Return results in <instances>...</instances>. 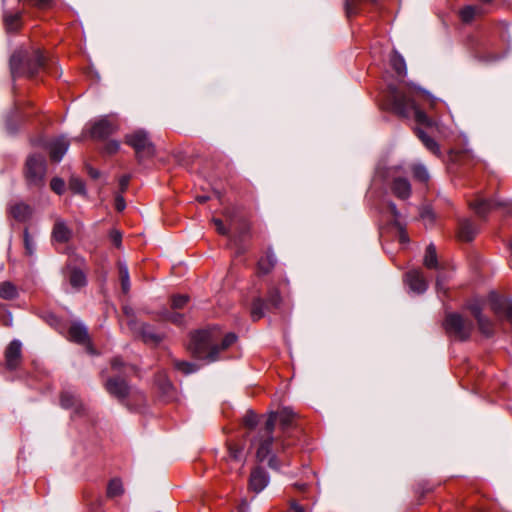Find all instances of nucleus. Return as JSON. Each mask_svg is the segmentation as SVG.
<instances>
[{
  "label": "nucleus",
  "mask_w": 512,
  "mask_h": 512,
  "mask_svg": "<svg viewBox=\"0 0 512 512\" xmlns=\"http://www.w3.org/2000/svg\"><path fill=\"white\" fill-rule=\"evenodd\" d=\"M416 134L418 138L421 140L423 145L426 147L427 150H429L431 153L439 156L440 155V148L438 143L431 138L429 135H427L422 129L418 128L416 129Z\"/></svg>",
  "instance_id": "obj_25"
},
{
  "label": "nucleus",
  "mask_w": 512,
  "mask_h": 512,
  "mask_svg": "<svg viewBox=\"0 0 512 512\" xmlns=\"http://www.w3.org/2000/svg\"><path fill=\"white\" fill-rule=\"evenodd\" d=\"M298 487H299V489H302V490H303V489H305L306 484H301V485H299Z\"/></svg>",
  "instance_id": "obj_60"
},
{
  "label": "nucleus",
  "mask_w": 512,
  "mask_h": 512,
  "mask_svg": "<svg viewBox=\"0 0 512 512\" xmlns=\"http://www.w3.org/2000/svg\"><path fill=\"white\" fill-rule=\"evenodd\" d=\"M71 235L72 231L66 223L62 219H57L52 230V238L56 242L66 243L70 240Z\"/></svg>",
  "instance_id": "obj_19"
},
{
  "label": "nucleus",
  "mask_w": 512,
  "mask_h": 512,
  "mask_svg": "<svg viewBox=\"0 0 512 512\" xmlns=\"http://www.w3.org/2000/svg\"><path fill=\"white\" fill-rule=\"evenodd\" d=\"M206 199H207L206 197H199V201H200V202H205V201H206Z\"/></svg>",
  "instance_id": "obj_59"
},
{
  "label": "nucleus",
  "mask_w": 512,
  "mask_h": 512,
  "mask_svg": "<svg viewBox=\"0 0 512 512\" xmlns=\"http://www.w3.org/2000/svg\"><path fill=\"white\" fill-rule=\"evenodd\" d=\"M60 403L63 408H66V409L72 408L77 405L78 398L74 393L69 392V391H64L61 393Z\"/></svg>",
  "instance_id": "obj_36"
},
{
  "label": "nucleus",
  "mask_w": 512,
  "mask_h": 512,
  "mask_svg": "<svg viewBox=\"0 0 512 512\" xmlns=\"http://www.w3.org/2000/svg\"><path fill=\"white\" fill-rule=\"evenodd\" d=\"M281 300L278 288L274 285H270L266 299L257 297L253 300L250 310L252 320L258 321L265 316L266 311L279 308Z\"/></svg>",
  "instance_id": "obj_8"
},
{
  "label": "nucleus",
  "mask_w": 512,
  "mask_h": 512,
  "mask_svg": "<svg viewBox=\"0 0 512 512\" xmlns=\"http://www.w3.org/2000/svg\"><path fill=\"white\" fill-rule=\"evenodd\" d=\"M213 223L216 227V230L219 234L221 235H226L228 233L225 225L223 224L222 220L221 219H213Z\"/></svg>",
  "instance_id": "obj_48"
},
{
  "label": "nucleus",
  "mask_w": 512,
  "mask_h": 512,
  "mask_svg": "<svg viewBox=\"0 0 512 512\" xmlns=\"http://www.w3.org/2000/svg\"><path fill=\"white\" fill-rule=\"evenodd\" d=\"M50 187L56 194L61 195L65 191V182L63 179L53 178L50 182Z\"/></svg>",
  "instance_id": "obj_45"
},
{
  "label": "nucleus",
  "mask_w": 512,
  "mask_h": 512,
  "mask_svg": "<svg viewBox=\"0 0 512 512\" xmlns=\"http://www.w3.org/2000/svg\"><path fill=\"white\" fill-rule=\"evenodd\" d=\"M474 8L476 9L475 10V15L476 16H480V15L484 14V12H485L482 6L474 5Z\"/></svg>",
  "instance_id": "obj_57"
},
{
  "label": "nucleus",
  "mask_w": 512,
  "mask_h": 512,
  "mask_svg": "<svg viewBox=\"0 0 512 512\" xmlns=\"http://www.w3.org/2000/svg\"><path fill=\"white\" fill-rule=\"evenodd\" d=\"M290 509L293 511V512H304V507L301 506L300 504H298L296 501H292L290 503Z\"/></svg>",
  "instance_id": "obj_54"
},
{
  "label": "nucleus",
  "mask_w": 512,
  "mask_h": 512,
  "mask_svg": "<svg viewBox=\"0 0 512 512\" xmlns=\"http://www.w3.org/2000/svg\"><path fill=\"white\" fill-rule=\"evenodd\" d=\"M44 62V56L39 49H34L31 53L25 50L16 51L10 58L12 76L33 77L43 68Z\"/></svg>",
  "instance_id": "obj_4"
},
{
  "label": "nucleus",
  "mask_w": 512,
  "mask_h": 512,
  "mask_svg": "<svg viewBox=\"0 0 512 512\" xmlns=\"http://www.w3.org/2000/svg\"><path fill=\"white\" fill-rule=\"evenodd\" d=\"M112 369L115 371H121L123 370V374L125 376L129 375L130 373H136V369L132 365L125 364L120 358L116 357L111 361Z\"/></svg>",
  "instance_id": "obj_33"
},
{
  "label": "nucleus",
  "mask_w": 512,
  "mask_h": 512,
  "mask_svg": "<svg viewBox=\"0 0 512 512\" xmlns=\"http://www.w3.org/2000/svg\"><path fill=\"white\" fill-rule=\"evenodd\" d=\"M70 340L84 344L88 340V332L86 327L81 323H73L68 330Z\"/></svg>",
  "instance_id": "obj_22"
},
{
  "label": "nucleus",
  "mask_w": 512,
  "mask_h": 512,
  "mask_svg": "<svg viewBox=\"0 0 512 512\" xmlns=\"http://www.w3.org/2000/svg\"><path fill=\"white\" fill-rule=\"evenodd\" d=\"M243 423L248 428H254L258 424V416L254 412H247L244 416Z\"/></svg>",
  "instance_id": "obj_46"
},
{
  "label": "nucleus",
  "mask_w": 512,
  "mask_h": 512,
  "mask_svg": "<svg viewBox=\"0 0 512 512\" xmlns=\"http://www.w3.org/2000/svg\"><path fill=\"white\" fill-rule=\"evenodd\" d=\"M479 331L486 337L494 334V323L485 315L476 320Z\"/></svg>",
  "instance_id": "obj_30"
},
{
  "label": "nucleus",
  "mask_w": 512,
  "mask_h": 512,
  "mask_svg": "<svg viewBox=\"0 0 512 512\" xmlns=\"http://www.w3.org/2000/svg\"><path fill=\"white\" fill-rule=\"evenodd\" d=\"M478 233L477 226L468 219H464L459 224L458 237L462 241L469 242L474 239Z\"/></svg>",
  "instance_id": "obj_20"
},
{
  "label": "nucleus",
  "mask_w": 512,
  "mask_h": 512,
  "mask_svg": "<svg viewBox=\"0 0 512 512\" xmlns=\"http://www.w3.org/2000/svg\"><path fill=\"white\" fill-rule=\"evenodd\" d=\"M129 181H130V177L129 176H123L119 180V186H120V189H121L122 192L127 189Z\"/></svg>",
  "instance_id": "obj_53"
},
{
  "label": "nucleus",
  "mask_w": 512,
  "mask_h": 512,
  "mask_svg": "<svg viewBox=\"0 0 512 512\" xmlns=\"http://www.w3.org/2000/svg\"><path fill=\"white\" fill-rule=\"evenodd\" d=\"M227 462L231 464V469H235L238 475H241L244 465L243 449L237 445L229 444Z\"/></svg>",
  "instance_id": "obj_18"
},
{
  "label": "nucleus",
  "mask_w": 512,
  "mask_h": 512,
  "mask_svg": "<svg viewBox=\"0 0 512 512\" xmlns=\"http://www.w3.org/2000/svg\"><path fill=\"white\" fill-rule=\"evenodd\" d=\"M11 323H12V316H11V314H10V313H8V315H7V319H5V320H4V324H5L6 326H9V325H11Z\"/></svg>",
  "instance_id": "obj_58"
},
{
  "label": "nucleus",
  "mask_w": 512,
  "mask_h": 512,
  "mask_svg": "<svg viewBox=\"0 0 512 512\" xmlns=\"http://www.w3.org/2000/svg\"><path fill=\"white\" fill-rule=\"evenodd\" d=\"M296 416L289 407H283L269 415L264 427L260 429L252 443L256 447V456L259 461L267 460L271 468H278L275 453L291 444L286 437L288 431L295 425Z\"/></svg>",
  "instance_id": "obj_1"
},
{
  "label": "nucleus",
  "mask_w": 512,
  "mask_h": 512,
  "mask_svg": "<svg viewBox=\"0 0 512 512\" xmlns=\"http://www.w3.org/2000/svg\"><path fill=\"white\" fill-rule=\"evenodd\" d=\"M69 188L76 194H80V195L86 194L85 183L77 177H72L69 180Z\"/></svg>",
  "instance_id": "obj_39"
},
{
  "label": "nucleus",
  "mask_w": 512,
  "mask_h": 512,
  "mask_svg": "<svg viewBox=\"0 0 512 512\" xmlns=\"http://www.w3.org/2000/svg\"><path fill=\"white\" fill-rule=\"evenodd\" d=\"M17 296V288L11 282L0 284V297L5 300H12Z\"/></svg>",
  "instance_id": "obj_32"
},
{
  "label": "nucleus",
  "mask_w": 512,
  "mask_h": 512,
  "mask_svg": "<svg viewBox=\"0 0 512 512\" xmlns=\"http://www.w3.org/2000/svg\"><path fill=\"white\" fill-rule=\"evenodd\" d=\"M475 10L476 9L474 8V5H468V6L463 7L460 10L461 20L465 23L471 22L476 17Z\"/></svg>",
  "instance_id": "obj_40"
},
{
  "label": "nucleus",
  "mask_w": 512,
  "mask_h": 512,
  "mask_svg": "<svg viewBox=\"0 0 512 512\" xmlns=\"http://www.w3.org/2000/svg\"><path fill=\"white\" fill-rule=\"evenodd\" d=\"M175 368L177 370H180V371L184 372L185 374H190V373L195 372L198 367H197L196 364H193V363H190V362L176 361L175 362Z\"/></svg>",
  "instance_id": "obj_43"
},
{
  "label": "nucleus",
  "mask_w": 512,
  "mask_h": 512,
  "mask_svg": "<svg viewBox=\"0 0 512 512\" xmlns=\"http://www.w3.org/2000/svg\"><path fill=\"white\" fill-rule=\"evenodd\" d=\"M163 318L175 324H181L183 322V315L176 311L170 312L168 310H165L163 312Z\"/></svg>",
  "instance_id": "obj_44"
},
{
  "label": "nucleus",
  "mask_w": 512,
  "mask_h": 512,
  "mask_svg": "<svg viewBox=\"0 0 512 512\" xmlns=\"http://www.w3.org/2000/svg\"><path fill=\"white\" fill-rule=\"evenodd\" d=\"M470 207L474 210V212L480 217L485 219L486 216L494 210L500 208H507V212L510 211L509 204L505 201L497 200V199H483L477 198L474 201L470 202Z\"/></svg>",
  "instance_id": "obj_10"
},
{
  "label": "nucleus",
  "mask_w": 512,
  "mask_h": 512,
  "mask_svg": "<svg viewBox=\"0 0 512 512\" xmlns=\"http://www.w3.org/2000/svg\"><path fill=\"white\" fill-rule=\"evenodd\" d=\"M467 309L471 312V314L473 315V317L475 318V320H477L478 318H480L481 316H483L484 314L482 313L483 311V306L482 304L475 300V301H472L470 303L467 304Z\"/></svg>",
  "instance_id": "obj_42"
},
{
  "label": "nucleus",
  "mask_w": 512,
  "mask_h": 512,
  "mask_svg": "<svg viewBox=\"0 0 512 512\" xmlns=\"http://www.w3.org/2000/svg\"><path fill=\"white\" fill-rule=\"evenodd\" d=\"M118 270L122 291L123 293H127L130 290V278L128 267L124 262L119 261Z\"/></svg>",
  "instance_id": "obj_31"
},
{
  "label": "nucleus",
  "mask_w": 512,
  "mask_h": 512,
  "mask_svg": "<svg viewBox=\"0 0 512 512\" xmlns=\"http://www.w3.org/2000/svg\"><path fill=\"white\" fill-rule=\"evenodd\" d=\"M110 238L117 247L121 245L122 235L119 231L112 230L110 233Z\"/></svg>",
  "instance_id": "obj_49"
},
{
  "label": "nucleus",
  "mask_w": 512,
  "mask_h": 512,
  "mask_svg": "<svg viewBox=\"0 0 512 512\" xmlns=\"http://www.w3.org/2000/svg\"><path fill=\"white\" fill-rule=\"evenodd\" d=\"M22 357V343L19 340H13L5 350V360L8 369L13 370L18 367Z\"/></svg>",
  "instance_id": "obj_15"
},
{
  "label": "nucleus",
  "mask_w": 512,
  "mask_h": 512,
  "mask_svg": "<svg viewBox=\"0 0 512 512\" xmlns=\"http://www.w3.org/2000/svg\"><path fill=\"white\" fill-rule=\"evenodd\" d=\"M23 242L26 255L33 256L36 250V243L30 235L28 228H25L23 231Z\"/></svg>",
  "instance_id": "obj_35"
},
{
  "label": "nucleus",
  "mask_w": 512,
  "mask_h": 512,
  "mask_svg": "<svg viewBox=\"0 0 512 512\" xmlns=\"http://www.w3.org/2000/svg\"><path fill=\"white\" fill-rule=\"evenodd\" d=\"M421 217H422L423 219H425V218H429V220H431V221L433 220L432 214H431V213H430V211H428V210H424V211L421 213Z\"/></svg>",
  "instance_id": "obj_56"
},
{
  "label": "nucleus",
  "mask_w": 512,
  "mask_h": 512,
  "mask_svg": "<svg viewBox=\"0 0 512 512\" xmlns=\"http://www.w3.org/2000/svg\"><path fill=\"white\" fill-rule=\"evenodd\" d=\"M384 178L389 182L392 194L400 200H407L412 192L408 178L403 175L401 166H390L385 170Z\"/></svg>",
  "instance_id": "obj_6"
},
{
  "label": "nucleus",
  "mask_w": 512,
  "mask_h": 512,
  "mask_svg": "<svg viewBox=\"0 0 512 512\" xmlns=\"http://www.w3.org/2000/svg\"><path fill=\"white\" fill-rule=\"evenodd\" d=\"M386 212L389 213L393 218L394 225L399 229V239L400 242L406 243L408 242V235L404 231L402 225L399 222L400 212L397 209V206L394 202L389 201L386 206Z\"/></svg>",
  "instance_id": "obj_21"
},
{
  "label": "nucleus",
  "mask_w": 512,
  "mask_h": 512,
  "mask_svg": "<svg viewBox=\"0 0 512 512\" xmlns=\"http://www.w3.org/2000/svg\"><path fill=\"white\" fill-rule=\"evenodd\" d=\"M189 302V296L176 294L171 297V308L174 310L183 309Z\"/></svg>",
  "instance_id": "obj_38"
},
{
  "label": "nucleus",
  "mask_w": 512,
  "mask_h": 512,
  "mask_svg": "<svg viewBox=\"0 0 512 512\" xmlns=\"http://www.w3.org/2000/svg\"><path fill=\"white\" fill-rule=\"evenodd\" d=\"M126 203L122 196L118 195L115 198V208L117 211L121 212L125 209Z\"/></svg>",
  "instance_id": "obj_50"
},
{
  "label": "nucleus",
  "mask_w": 512,
  "mask_h": 512,
  "mask_svg": "<svg viewBox=\"0 0 512 512\" xmlns=\"http://www.w3.org/2000/svg\"><path fill=\"white\" fill-rule=\"evenodd\" d=\"M483 3H490L492 0H480Z\"/></svg>",
  "instance_id": "obj_61"
},
{
  "label": "nucleus",
  "mask_w": 512,
  "mask_h": 512,
  "mask_svg": "<svg viewBox=\"0 0 512 512\" xmlns=\"http://www.w3.org/2000/svg\"><path fill=\"white\" fill-rule=\"evenodd\" d=\"M123 485L120 479H112L107 486V496L110 498L120 496L123 493Z\"/></svg>",
  "instance_id": "obj_34"
},
{
  "label": "nucleus",
  "mask_w": 512,
  "mask_h": 512,
  "mask_svg": "<svg viewBox=\"0 0 512 512\" xmlns=\"http://www.w3.org/2000/svg\"><path fill=\"white\" fill-rule=\"evenodd\" d=\"M405 282L410 290L417 294L424 293L428 288V283L420 270H410L405 275Z\"/></svg>",
  "instance_id": "obj_14"
},
{
  "label": "nucleus",
  "mask_w": 512,
  "mask_h": 512,
  "mask_svg": "<svg viewBox=\"0 0 512 512\" xmlns=\"http://www.w3.org/2000/svg\"><path fill=\"white\" fill-rule=\"evenodd\" d=\"M9 216L18 222H27L33 214V208L23 201H12L8 204Z\"/></svg>",
  "instance_id": "obj_13"
},
{
  "label": "nucleus",
  "mask_w": 512,
  "mask_h": 512,
  "mask_svg": "<svg viewBox=\"0 0 512 512\" xmlns=\"http://www.w3.org/2000/svg\"><path fill=\"white\" fill-rule=\"evenodd\" d=\"M444 277L442 275H438L436 278V289L438 293L443 292L446 293V289L444 288Z\"/></svg>",
  "instance_id": "obj_51"
},
{
  "label": "nucleus",
  "mask_w": 512,
  "mask_h": 512,
  "mask_svg": "<svg viewBox=\"0 0 512 512\" xmlns=\"http://www.w3.org/2000/svg\"><path fill=\"white\" fill-rule=\"evenodd\" d=\"M424 265L429 269H438V260L434 244H429L425 251Z\"/></svg>",
  "instance_id": "obj_27"
},
{
  "label": "nucleus",
  "mask_w": 512,
  "mask_h": 512,
  "mask_svg": "<svg viewBox=\"0 0 512 512\" xmlns=\"http://www.w3.org/2000/svg\"><path fill=\"white\" fill-rule=\"evenodd\" d=\"M116 127L107 118H102L93 123L90 129V136L93 139H104L113 134Z\"/></svg>",
  "instance_id": "obj_17"
},
{
  "label": "nucleus",
  "mask_w": 512,
  "mask_h": 512,
  "mask_svg": "<svg viewBox=\"0 0 512 512\" xmlns=\"http://www.w3.org/2000/svg\"><path fill=\"white\" fill-rule=\"evenodd\" d=\"M390 64L398 76H404L406 74V63L404 58L394 52L390 58Z\"/></svg>",
  "instance_id": "obj_29"
},
{
  "label": "nucleus",
  "mask_w": 512,
  "mask_h": 512,
  "mask_svg": "<svg viewBox=\"0 0 512 512\" xmlns=\"http://www.w3.org/2000/svg\"><path fill=\"white\" fill-rule=\"evenodd\" d=\"M413 176L416 180L425 183L429 180V172L423 164H415L412 166Z\"/></svg>",
  "instance_id": "obj_37"
},
{
  "label": "nucleus",
  "mask_w": 512,
  "mask_h": 512,
  "mask_svg": "<svg viewBox=\"0 0 512 512\" xmlns=\"http://www.w3.org/2000/svg\"><path fill=\"white\" fill-rule=\"evenodd\" d=\"M276 264V257L272 251H267L266 255L258 261V271L261 274H268Z\"/></svg>",
  "instance_id": "obj_26"
},
{
  "label": "nucleus",
  "mask_w": 512,
  "mask_h": 512,
  "mask_svg": "<svg viewBox=\"0 0 512 512\" xmlns=\"http://www.w3.org/2000/svg\"><path fill=\"white\" fill-rule=\"evenodd\" d=\"M446 333L459 341H466L470 338L474 325L459 313H448L443 323Z\"/></svg>",
  "instance_id": "obj_5"
},
{
  "label": "nucleus",
  "mask_w": 512,
  "mask_h": 512,
  "mask_svg": "<svg viewBox=\"0 0 512 512\" xmlns=\"http://www.w3.org/2000/svg\"><path fill=\"white\" fill-rule=\"evenodd\" d=\"M140 334L145 343L157 344L163 339L162 334L157 333L155 329L148 324L141 326Z\"/></svg>",
  "instance_id": "obj_24"
},
{
  "label": "nucleus",
  "mask_w": 512,
  "mask_h": 512,
  "mask_svg": "<svg viewBox=\"0 0 512 512\" xmlns=\"http://www.w3.org/2000/svg\"><path fill=\"white\" fill-rule=\"evenodd\" d=\"M69 283L73 288L80 289L87 283L86 275L80 269H73L69 275Z\"/></svg>",
  "instance_id": "obj_28"
},
{
  "label": "nucleus",
  "mask_w": 512,
  "mask_h": 512,
  "mask_svg": "<svg viewBox=\"0 0 512 512\" xmlns=\"http://www.w3.org/2000/svg\"><path fill=\"white\" fill-rule=\"evenodd\" d=\"M88 174L93 179H97L100 176V172L97 169L92 168V167L88 168Z\"/></svg>",
  "instance_id": "obj_55"
},
{
  "label": "nucleus",
  "mask_w": 512,
  "mask_h": 512,
  "mask_svg": "<svg viewBox=\"0 0 512 512\" xmlns=\"http://www.w3.org/2000/svg\"><path fill=\"white\" fill-rule=\"evenodd\" d=\"M388 98L392 111L402 118L413 119L417 124L431 127L433 120L421 109V101L426 93L410 84L389 85Z\"/></svg>",
  "instance_id": "obj_2"
},
{
  "label": "nucleus",
  "mask_w": 512,
  "mask_h": 512,
  "mask_svg": "<svg viewBox=\"0 0 512 512\" xmlns=\"http://www.w3.org/2000/svg\"><path fill=\"white\" fill-rule=\"evenodd\" d=\"M361 0H346L345 10L348 17L355 16L359 12Z\"/></svg>",
  "instance_id": "obj_41"
},
{
  "label": "nucleus",
  "mask_w": 512,
  "mask_h": 512,
  "mask_svg": "<svg viewBox=\"0 0 512 512\" xmlns=\"http://www.w3.org/2000/svg\"><path fill=\"white\" fill-rule=\"evenodd\" d=\"M46 173V160L41 154H32L27 158L25 166L26 181L29 186L41 187L44 185Z\"/></svg>",
  "instance_id": "obj_9"
},
{
  "label": "nucleus",
  "mask_w": 512,
  "mask_h": 512,
  "mask_svg": "<svg viewBox=\"0 0 512 512\" xmlns=\"http://www.w3.org/2000/svg\"><path fill=\"white\" fill-rule=\"evenodd\" d=\"M125 142L134 149L139 163L153 157L155 154L154 144L144 130L139 129L127 134L125 136Z\"/></svg>",
  "instance_id": "obj_7"
},
{
  "label": "nucleus",
  "mask_w": 512,
  "mask_h": 512,
  "mask_svg": "<svg viewBox=\"0 0 512 512\" xmlns=\"http://www.w3.org/2000/svg\"><path fill=\"white\" fill-rule=\"evenodd\" d=\"M39 145L49 151L50 159L60 162L69 148V141L64 137H57L50 141H40Z\"/></svg>",
  "instance_id": "obj_11"
},
{
  "label": "nucleus",
  "mask_w": 512,
  "mask_h": 512,
  "mask_svg": "<svg viewBox=\"0 0 512 512\" xmlns=\"http://www.w3.org/2000/svg\"><path fill=\"white\" fill-rule=\"evenodd\" d=\"M269 483V476L265 469L256 467L249 478V489L255 493L261 492Z\"/></svg>",
  "instance_id": "obj_16"
},
{
  "label": "nucleus",
  "mask_w": 512,
  "mask_h": 512,
  "mask_svg": "<svg viewBox=\"0 0 512 512\" xmlns=\"http://www.w3.org/2000/svg\"><path fill=\"white\" fill-rule=\"evenodd\" d=\"M3 22L7 32H16L21 28V13H11L8 11H4L3 14Z\"/></svg>",
  "instance_id": "obj_23"
},
{
  "label": "nucleus",
  "mask_w": 512,
  "mask_h": 512,
  "mask_svg": "<svg viewBox=\"0 0 512 512\" xmlns=\"http://www.w3.org/2000/svg\"><path fill=\"white\" fill-rule=\"evenodd\" d=\"M369 1L372 2V3H376L377 0H369Z\"/></svg>",
  "instance_id": "obj_62"
},
{
  "label": "nucleus",
  "mask_w": 512,
  "mask_h": 512,
  "mask_svg": "<svg viewBox=\"0 0 512 512\" xmlns=\"http://www.w3.org/2000/svg\"><path fill=\"white\" fill-rule=\"evenodd\" d=\"M220 337L221 331L217 327L196 331L191 334L188 349L194 357L207 362H214L218 360V354L221 351L229 348L237 340L235 333H227L218 343Z\"/></svg>",
  "instance_id": "obj_3"
},
{
  "label": "nucleus",
  "mask_w": 512,
  "mask_h": 512,
  "mask_svg": "<svg viewBox=\"0 0 512 512\" xmlns=\"http://www.w3.org/2000/svg\"><path fill=\"white\" fill-rule=\"evenodd\" d=\"M107 392L123 402L130 393V386L121 376L111 377L105 383Z\"/></svg>",
  "instance_id": "obj_12"
},
{
  "label": "nucleus",
  "mask_w": 512,
  "mask_h": 512,
  "mask_svg": "<svg viewBox=\"0 0 512 512\" xmlns=\"http://www.w3.org/2000/svg\"><path fill=\"white\" fill-rule=\"evenodd\" d=\"M120 148V143L116 140L108 141L105 144L104 151L108 154L116 153Z\"/></svg>",
  "instance_id": "obj_47"
},
{
  "label": "nucleus",
  "mask_w": 512,
  "mask_h": 512,
  "mask_svg": "<svg viewBox=\"0 0 512 512\" xmlns=\"http://www.w3.org/2000/svg\"><path fill=\"white\" fill-rule=\"evenodd\" d=\"M52 0H34V6L45 9L51 6Z\"/></svg>",
  "instance_id": "obj_52"
}]
</instances>
